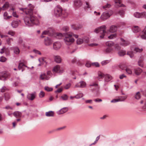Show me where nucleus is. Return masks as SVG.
Returning a JSON list of instances; mask_svg holds the SVG:
<instances>
[{
	"mask_svg": "<svg viewBox=\"0 0 146 146\" xmlns=\"http://www.w3.org/2000/svg\"><path fill=\"white\" fill-rule=\"evenodd\" d=\"M7 34L12 36H13L15 35V32L14 31L10 30L8 32Z\"/></svg>",
	"mask_w": 146,
	"mask_h": 146,
	"instance_id": "5fc2aeb1",
	"label": "nucleus"
},
{
	"mask_svg": "<svg viewBox=\"0 0 146 146\" xmlns=\"http://www.w3.org/2000/svg\"><path fill=\"white\" fill-rule=\"evenodd\" d=\"M8 50V49L7 48H6L5 47H4L1 49L0 53L1 54L4 52L6 53Z\"/></svg>",
	"mask_w": 146,
	"mask_h": 146,
	"instance_id": "de8ad7c7",
	"label": "nucleus"
},
{
	"mask_svg": "<svg viewBox=\"0 0 146 146\" xmlns=\"http://www.w3.org/2000/svg\"><path fill=\"white\" fill-rule=\"evenodd\" d=\"M54 13L55 15L57 17L62 16L64 17L62 15L63 11L62 8L58 6H57L55 9Z\"/></svg>",
	"mask_w": 146,
	"mask_h": 146,
	"instance_id": "6e6552de",
	"label": "nucleus"
},
{
	"mask_svg": "<svg viewBox=\"0 0 146 146\" xmlns=\"http://www.w3.org/2000/svg\"><path fill=\"white\" fill-rule=\"evenodd\" d=\"M113 50L112 48L108 47L105 49L104 50V52L106 54L109 53L111 52Z\"/></svg>",
	"mask_w": 146,
	"mask_h": 146,
	"instance_id": "e433bc0d",
	"label": "nucleus"
},
{
	"mask_svg": "<svg viewBox=\"0 0 146 146\" xmlns=\"http://www.w3.org/2000/svg\"><path fill=\"white\" fill-rule=\"evenodd\" d=\"M68 98V96L66 94H64L60 97V99L66 101Z\"/></svg>",
	"mask_w": 146,
	"mask_h": 146,
	"instance_id": "f704fd0d",
	"label": "nucleus"
},
{
	"mask_svg": "<svg viewBox=\"0 0 146 146\" xmlns=\"http://www.w3.org/2000/svg\"><path fill=\"white\" fill-rule=\"evenodd\" d=\"M138 64V65L141 67H143V60L142 59H139Z\"/></svg>",
	"mask_w": 146,
	"mask_h": 146,
	"instance_id": "79ce46f5",
	"label": "nucleus"
},
{
	"mask_svg": "<svg viewBox=\"0 0 146 146\" xmlns=\"http://www.w3.org/2000/svg\"><path fill=\"white\" fill-rule=\"evenodd\" d=\"M89 86L91 87H94V88H92L91 89V91L95 93L96 95H98L100 93V87L98 85V84L97 82H93L91 83L89 85Z\"/></svg>",
	"mask_w": 146,
	"mask_h": 146,
	"instance_id": "20e7f679",
	"label": "nucleus"
},
{
	"mask_svg": "<svg viewBox=\"0 0 146 146\" xmlns=\"http://www.w3.org/2000/svg\"><path fill=\"white\" fill-rule=\"evenodd\" d=\"M111 6V5L110 4L107 3L104 5L102 6V7L103 9H105L106 8H109Z\"/></svg>",
	"mask_w": 146,
	"mask_h": 146,
	"instance_id": "603ef678",
	"label": "nucleus"
},
{
	"mask_svg": "<svg viewBox=\"0 0 146 146\" xmlns=\"http://www.w3.org/2000/svg\"><path fill=\"white\" fill-rule=\"evenodd\" d=\"M34 7L29 4L27 8H20V10L29 15V17L25 16L24 18V22L26 25L32 26L34 25H38L39 23V21L37 17L33 15Z\"/></svg>",
	"mask_w": 146,
	"mask_h": 146,
	"instance_id": "f257e3e1",
	"label": "nucleus"
},
{
	"mask_svg": "<svg viewBox=\"0 0 146 146\" xmlns=\"http://www.w3.org/2000/svg\"><path fill=\"white\" fill-rule=\"evenodd\" d=\"M61 46V43L58 42H56L53 44V48L56 50H59Z\"/></svg>",
	"mask_w": 146,
	"mask_h": 146,
	"instance_id": "4468645a",
	"label": "nucleus"
},
{
	"mask_svg": "<svg viewBox=\"0 0 146 146\" xmlns=\"http://www.w3.org/2000/svg\"><path fill=\"white\" fill-rule=\"evenodd\" d=\"M13 41V39L11 38H9L6 40L7 44L9 45H11V42Z\"/></svg>",
	"mask_w": 146,
	"mask_h": 146,
	"instance_id": "c03bdc74",
	"label": "nucleus"
},
{
	"mask_svg": "<svg viewBox=\"0 0 146 146\" xmlns=\"http://www.w3.org/2000/svg\"><path fill=\"white\" fill-rule=\"evenodd\" d=\"M25 67H27L28 68H29V67L25 66L22 63H20L19 64L18 66L19 70H22V71L23 72L25 69Z\"/></svg>",
	"mask_w": 146,
	"mask_h": 146,
	"instance_id": "aec40b11",
	"label": "nucleus"
},
{
	"mask_svg": "<svg viewBox=\"0 0 146 146\" xmlns=\"http://www.w3.org/2000/svg\"><path fill=\"white\" fill-rule=\"evenodd\" d=\"M83 40L82 38H79L77 40L76 42L78 44H80L83 42Z\"/></svg>",
	"mask_w": 146,
	"mask_h": 146,
	"instance_id": "3c124183",
	"label": "nucleus"
},
{
	"mask_svg": "<svg viewBox=\"0 0 146 146\" xmlns=\"http://www.w3.org/2000/svg\"><path fill=\"white\" fill-rule=\"evenodd\" d=\"M19 23L17 21H13L11 23V25L13 28H16L19 25Z\"/></svg>",
	"mask_w": 146,
	"mask_h": 146,
	"instance_id": "c756f323",
	"label": "nucleus"
},
{
	"mask_svg": "<svg viewBox=\"0 0 146 146\" xmlns=\"http://www.w3.org/2000/svg\"><path fill=\"white\" fill-rule=\"evenodd\" d=\"M62 30L65 32L69 30V28L67 26H64L63 27Z\"/></svg>",
	"mask_w": 146,
	"mask_h": 146,
	"instance_id": "69168bd1",
	"label": "nucleus"
},
{
	"mask_svg": "<svg viewBox=\"0 0 146 146\" xmlns=\"http://www.w3.org/2000/svg\"><path fill=\"white\" fill-rule=\"evenodd\" d=\"M54 113L52 111H50L46 113V115L47 117H52L54 116Z\"/></svg>",
	"mask_w": 146,
	"mask_h": 146,
	"instance_id": "a19ab883",
	"label": "nucleus"
},
{
	"mask_svg": "<svg viewBox=\"0 0 146 146\" xmlns=\"http://www.w3.org/2000/svg\"><path fill=\"white\" fill-rule=\"evenodd\" d=\"M44 90L47 92H50L52 91L53 89L52 88H50L48 86H46L44 88Z\"/></svg>",
	"mask_w": 146,
	"mask_h": 146,
	"instance_id": "13d9d810",
	"label": "nucleus"
},
{
	"mask_svg": "<svg viewBox=\"0 0 146 146\" xmlns=\"http://www.w3.org/2000/svg\"><path fill=\"white\" fill-rule=\"evenodd\" d=\"M10 76V74L7 73H0V80H5L7 78Z\"/></svg>",
	"mask_w": 146,
	"mask_h": 146,
	"instance_id": "9b49d317",
	"label": "nucleus"
},
{
	"mask_svg": "<svg viewBox=\"0 0 146 146\" xmlns=\"http://www.w3.org/2000/svg\"><path fill=\"white\" fill-rule=\"evenodd\" d=\"M143 50V49L142 48H139L137 47H136L135 48L134 51L136 52L140 53Z\"/></svg>",
	"mask_w": 146,
	"mask_h": 146,
	"instance_id": "49530a36",
	"label": "nucleus"
},
{
	"mask_svg": "<svg viewBox=\"0 0 146 146\" xmlns=\"http://www.w3.org/2000/svg\"><path fill=\"white\" fill-rule=\"evenodd\" d=\"M79 60L76 58H74L72 60V62L73 63L77 62L79 61Z\"/></svg>",
	"mask_w": 146,
	"mask_h": 146,
	"instance_id": "680f3d73",
	"label": "nucleus"
},
{
	"mask_svg": "<svg viewBox=\"0 0 146 146\" xmlns=\"http://www.w3.org/2000/svg\"><path fill=\"white\" fill-rule=\"evenodd\" d=\"M73 35V33L72 32H68L65 34L64 41L66 44L70 45L74 42L75 40L72 37Z\"/></svg>",
	"mask_w": 146,
	"mask_h": 146,
	"instance_id": "f03ea898",
	"label": "nucleus"
},
{
	"mask_svg": "<svg viewBox=\"0 0 146 146\" xmlns=\"http://www.w3.org/2000/svg\"><path fill=\"white\" fill-rule=\"evenodd\" d=\"M140 37L142 39H146V27L143 30L142 34L140 35Z\"/></svg>",
	"mask_w": 146,
	"mask_h": 146,
	"instance_id": "bb28decb",
	"label": "nucleus"
},
{
	"mask_svg": "<svg viewBox=\"0 0 146 146\" xmlns=\"http://www.w3.org/2000/svg\"><path fill=\"white\" fill-rule=\"evenodd\" d=\"M113 13V12L111 10L105 11L102 14L100 18L103 20H105L109 17Z\"/></svg>",
	"mask_w": 146,
	"mask_h": 146,
	"instance_id": "423d86ee",
	"label": "nucleus"
},
{
	"mask_svg": "<svg viewBox=\"0 0 146 146\" xmlns=\"http://www.w3.org/2000/svg\"><path fill=\"white\" fill-rule=\"evenodd\" d=\"M14 53L16 54H18L19 53L20 51L18 47H15L13 48Z\"/></svg>",
	"mask_w": 146,
	"mask_h": 146,
	"instance_id": "58836bf2",
	"label": "nucleus"
},
{
	"mask_svg": "<svg viewBox=\"0 0 146 146\" xmlns=\"http://www.w3.org/2000/svg\"><path fill=\"white\" fill-rule=\"evenodd\" d=\"M86 82L84 81H80L79 82L77 83L74 86L75 88H84L86 87Z\"/></svg>",
	"mask_w": 146,
	"mask_h": 146,
	"instance_id": "9d476101",
	"label": "nucleus"
},
{
	"mask_svg": "<svg viewBox=\"0 0 146 146\" xmlns=\"http://www.w3.org/2000/svg\"><path fill=\"white\" fill-rule=\"evenodd\" d=\"M141 18L143 17L146 18V12H143L141 13Z\"/></svg>",
	"mask_w": 146,
	"mask_h": 146,
	"instance_id": "e2e57ef3",
	"label": "nucleus"
},
{
	"mask_svg": "<svg viewBox=\"0 0 146 146\" xmlns=\"http://www.w3.org/2000/svg\"><path fill=\"white\" fill-rule=\"evenodd\" d=\"M114 48L115 50H118L120 49L121 47L118 44H116L114 45Z\"/></svg>",
	"mask_w": 146,
	"mask_h": 146,
	"instance_id": "6e6d98bb",
	"label": "nucleus"
},
{
	"mask_svg": "<svg viewBox=\"0 0 146 146\" xmlns=\"http://www.w3.org/2000/svg\"><path fill=\"white\" fill-rule=\"evenodd\" d=\"M36 96V93L34 92L28 94L27 96V98L28 99L31 100H34Z\"/></svg>",
	"mask_w": 146,
	"mask_h": 146,
	"instance_id": "f8f14e48",
	"label": "nucleus"
},
{
	"mask_svg": "<svg viewBox=\"0 0 146 146\" xmlns=\"http://www.w3.org/2000/svg\"><path fill=\"white\" fill-rule=\"evenodd\" d=\"M6 60V58L2 56L0 59V61L1 62H4Z\"/></svg>",
	"mask_w": 146,
	"mask_h": 146,
	"instance_id": "0e129e2a",
	"label": "nucleus"
},
{
	"mask_svg": "<svg viewBox=\"0 0 146 146\" xmlns=\"http://www.w3.org/2000/svg\"><path fill=\"white\" fill-rule=\"evenodd\" d=\"M64 71V68L59 65H57L54 66L52 69V71L54 72L60 74L63 73Z\"/></svg>",
	"mask_w": 146,
	"mask_h": 146,
	"instance_id": "0eeeda50",
	"label": "nucleus"
},
{
	"mask_svg": "<svg viewBox=\"0 0 146 146\" xmlns=\"http://www.w3.org/2000/svg\"><path fill=\"white\" fill-rule=\"evenodd\" d=\"M72 28L75 30H78L79 29H81L82 27V26L81 25H79L77 26H76L74 25H71Z\"/></svg>",
	"mask_w": 146,
	"mask_h": 146,
	"instance_id": "473e14b6",
	"label": "nucleus"
},
{
	"mask_svg": "<svg viewBox=\"0 0 146 146\" xmlns=\"http://www.w3.org/2000/svg\"><path fill=\"white\" fill-rule=\"evenodd\" d=\"M133 15L135 17L137 18H141V13L136 12L134 13Z\"/></svg>",
	"mask_w": 146,
	"mask_h": 146,
	"instance_id": "ea45409f",
	"label": "nucleus"
},
{
	"mask_svg": "<svg viewBox=\"0 0 146 146\" xmlns=\"http://www.w3.org/2000/svg\"><path fill=\"white\" fill-rule=\"evenodd\" d=\"M86 5H84V8L86 9H89L91 8V6L90 5L89 3L87 2H86Z\"/></svg>",
	"mask_w": 146,
	"mask_h": 146,
	"instance_id": "09e8293b",
	"label": "nucleus"
},
{
	"mask_svg": "<svg viewBox=\"0 0 146 146\" xmlns=\"http://www.w3.org/2000/svg\"><path fill=\"white\" fill-rule=\"evenodd\" d=\"M54 61L57 63H60L61 61L60 57L58 55L55 56H54Z\"/></svg>",
	"mask_w": 146,
	"mask_h": 146,
	"instance_id": "393cba45",
	"label": "nucleus"
},
{
	"mask_svg": "<svg viewBox=\"0 0 146 146\" xmlns=\"http://www.w3.org/2000/svg\"><path fill=\"white\" fill-rule=\"evenodd\" d=\"M124 7V9L120 10L118 12V14L122 17L123 16V15L124 14L125 11L126 9L125 6L124 7Z\"/></svg>",
	"mask_w": 146,
	"mask_h": 146,
	"instance_id": "72a5a7b5",
	"label": "nucleus"
},
{
	"mask_svg": "<svg viewBox=\"0 0 146 146\" xmlns=\"http://www.w3.org/2000/svg\"><path fill=\"white\" fill-rule=\"evenodd\" d=\"M57 36L59 38H61L63 36V34L61 33H59L57 34Z\"/></svg>",
	"mask_w": 146,
	"mask_h": 146,
	"instance_id": "774afa93",
	"label": "nucleus"
},
{
	"mask_svg": "<svg viewBox=\"0 0 146 146\" xmlns=\"http://www.w3.org/2000/svg\"><path fill=\"white\" fill-rule=\"evenodd\" d=\"M126 53L125 50H121L118 52V54L119 56H122L125 55L126 54Z\"/></svg>",
	"mask_w": 146,
	"mask_h": 146,
	"instance_id": "7c9ffc66",
	"label": "nucleus"
},
{
	"mask_svg": "<svg viewBox=\"0 0 146 146\" xmlns=\"http://www.w3.org/2000/svg\"><path fill=\"white\" fill-rule=\"evenodd\" d=\"M52 42V40L48 37H46L44 39V44L46 46L50 45Z\"/></svg>",
	"mask_w": 146,
	"mask_h": 146,
	"instance_id": "f3484780",
	"label": "nucleus"
},
{
	"mask_svg": "<svg viewBox=\"0 0 146 146\" xmlns=\"http://www.w3.org/2000/svg\"><path fill=\"white\" fill-rule=\"evenodd\" d=\"M68 110V108L67 107H64L57 111L56 113L58 115H61L66 112Z\"/></svg>",
	"mask_w": 146,
	"mask_h": 146,
	"instance_id": "dca6fc26",
	"label": "nucleus"
},
{
	"mask_svg": "<svg viewBox=\"0 0 146 146\" xmlns=\"http://www.w3.org/2000/svg\"><path fill=\"white\" fill-rule=\"evenodd\" d=\"M127 97V96L125 95L124 96H119L118 97L119 102H124L125 100Z\"/></svg>",
	"mask_w": 146,
	"mask_h": 146,
	"instance_id": "a878e982",
	"label": "nucleus"
},
{
	"mask_svg": "<svg viewBox=\"0 0 146 146\" xmlns=\"http://www.w3.org/2000/svg\"><path fill=\"white\" fill-rule=\"evenodd\" d=\"M17 81L15 83L13 84V86H18L19 84L20 83V80L19 78H16Z\"/></svg>",
	"mask_w": 146,
	"mask_h": 146,
	"instance_id": "4c0bfd02",
	"label": "nucleus"
},
{
	"mask_svg": "<svg viewBox=\"0 0 146 146\" xmlns=\"http://www.w3.org/2000/svg\"><path fill=\"white\" fill-rule=\"evenodd\" d=\"M110 60H105L102 62L101 63L102 64V65L104 66L106 65V64L108 63L109 62H110Z\"/></svg>",
	"mask_w": 146,
	"mask_h": 146,
	"instance_id": "864d4df0",
	"label": "nucleus"
},
{
	"mask_svg": "<svg viewBox=\"0 0 146 146\" xmlns=\"http://www.w3.org/2000/svg\"><path fill=\"white\" fill-rule=\"evenodd\" d=\"M115 3L116 5L119 7H124L125 5L123 4H121V0H114Z\"/></svg>",
	"mask_w": 146,
	"mask_h": 146,
	"instance_id": "b1692460",
	"label": "nucleus"
},
{
	"mask_svg": "<svg viewBox=\"0 0 146 146\" xmlns=\"http://www.w3.org/2000/svg\"><path fill=\"white\" fill-rule=\"evenodd\" d=\"M52 73L50 71H47L46 74L44 72H41L40 76V79L42 80H48L52 76Z\"/></svg>",
	"mask_w": 146,
	"mask_h": 146,
	"instance_id": "39448f33",
	"label": "nucleus"
},
{
	"mask_svg": "<svg viewBox=\"0 0 146 146\" xmlns=\"http://www.w3.org/2000/svg\"><path fill=\"white\" fill-rule=\"evenodd\" d=\"M53 32L51 28H49L47 30L44 31L42 33V35H49Z\"/></svg>",
	"mask_w": 146,
	"mask_h": 146,
	"instance_id": "412c9836",
	"label": "nucleus"
},
{
	"mask_svg": "<svg viewBox=\"0 0 146 146\" xmlns=\"http://www.w3.org/2000/svg\"><path fill=\"white\" fill-rule=\"evenodd\" d=\"M117 27L114 25H112L110 27L109 31L110 32L113 33L116 32L117 31Z\"/></svg>",
	"mask_w": 146,
	"mask_h": 146,
	"instance_id": "4be33fe9",
	"label": "nucleus"
},
{
	"mask_svg": "<svg viewBox=\"0 0 146 146\" xmlns=\"http://www.w3.org/2000/svg\"><path fill=\"white\" fill-rule=\"evenodd\" d=\"M71 85V84L70 83H69L66 84L64 87V88L66 89H68L70 88Z\"/></svg>",
	"mask_w": 146,
	"mask_h": 146,
	"instance_id": "338daca9",
	"label": "nucleus"
},
{
	"mask_svg": "<svg viewBox=\"0 0 146 146\" xmlns=\"http://www.w3.org/2000/svg\"><path fill=\"white\" fill-rule=\"evenodd\" d=\"M106 26L103 25L96 28L94 30V32L96 33H99L100 34V38H104L106 33Z\"/></svg>",
	"mask_w": 146,
	"mask_h": 146,
	"instance_id": "7ed1b4c3",
	"label": "nucleus"
},
{
	"mask_svg": "<svg viewBox=\"0 0 146 146\" xmlns=\"http://www.w3.org/2000/svg\"><path fill=\"white\" fill-rule=\"evenodd\" d=\"M127 54L129 55L131 58H132L134 56V53L132 50L128 51Z\"/></svg>",
	"mask_w": 146,
	"mask_h": 146,
	"instance_id": "37998d69",
	"label": "nucleus"
},
{
	"mask_svg": "<svg viewBox=\"0 0 146 146\" xmlns=\"http://www.w3.org/2000/svg\"><path fill=\"white\" fill-rule=\"evenodd\" d=\"M10 6V5L8 2H6L3 5L1 9L2 10H5L7 9Z\"/></svg>",
	"mask_w": 146,
	"mask_h": 146,
	"instance_id": "c85d7f7f",
	"label": "nucleus"
},
{
	"mask_svg": "<svg viewBox=\"0 0 146 146\" xmlns=\"http://www.w3.org/2000/svg\"><path fill=\"white\" fill-rule=\"evenodd\" d=\"M117 37V34L116 33L110 35L108 36V38L109 39H112L115 38Z\"/></svg>",
	"mask_w": 146,
	"mask_h": 146,
	"instance_id": "a18cd8bd",
	"label": "nucleus"
},
{
	"mask_svg": "<svg viewBox=\"0 0 146 146\" xmlns=\"http://www.w3.org/2000/svg\"><path fill=\"white\" fill-rule=\"evenodd\" d=\"M140 29L137 26H134L132 28V31L134 33H137L139 32Z\"/></svg>",
	"mask_w": 146,
	"mask_h": 146,
	"instance_id": "2f4dec72",
	"label": "nucleus"
},
{
	"mask_svg": "<svg viewBox=\"0 0 146 146\" xmlns=\"http://www.w3.org/2000/svg\"><path fill=\"white\" fill-rule=\"evenodd\" d=\"M7 88L6 87L3 86L1 88V91L2 92H5L6 90H7Z\"/></svg>",
	"mask_w": 146,
	"mask_h": 146,
	"instance_id": "bf43d9fd",
	"label": "nucleus"
},
{
	"mask_svg": "<svg viewBox=\"0 0 146 146\" xmlns=\"http://www.w3.org/2000/svg\"><path fill=\"white\" fill-rule=\"evenodd\" d=\"M105 75L101 72L98 71V76L97 78L98 79L100 80V79L103 78L104 77V78Z\"/></svg>",
	"mask_w": 146,
	"mask_h": 146,
	"instance_id": "5701e85b",
	"label": "nucleus"
},
{
	"mask_svg": "<svg viewBox=\"0 0 146 146\" xmlns=\"http://www.w3.org/2000/svg\"><path fill=\"white\" fill-rule=\"evenodd\" d=\"M143 72V70L139 67L136 68L133 70V74L137 76L140 75Z\"/></svg>",
	"mask_w": 146,
	"mask_h": 146,
	"instance_id": "ddd939ff",
	"label": "nucleus"
},
{
	"mask_svg": "<svg viewBox=\"0 0 146 146\" xmlns=\"http://www.w3.org/2000/svg\"><path fill=\"white\" fill-rule=\"evenodd\" d=\"M92 65L96 67H99L100 66V65L98 62L92 63Z\"/></svg>",
	"mask_w": 146,
	"mask_h": 146,
	"instance_id": "8fccbe9b",
	"label": "nucleus"
},
{
	"mask_svg": "<svg viewBox=\"0 0 146 146\" xmlns=\"http://www.w3.org/2000/svg\"><path fill=\"white\" fill-rule=\"evenodd\" d=\"M125 70L127 73L128 74L131 75L133 74V72L132 67L131 66L127 67Z\"/></svg>",
	"mask_w": 146,
	"mask_h": 146,
	"instance_id": "a211bd4d",
	"label": "nucleus"
},
{
	"mask_svg": "<svg viewBox=\"0 0 146 146\" xmlns=\"http://www.w3.org/2000/svg\"><path fill=\"white\" fill-rule=\"evenodd\" d=\"M44 95L45 93L42 91H41L40 92L39 94V97L40 98L43 97L44 96Z\"/></svg>",
	"mask_w": 146,
	"mask_h": 146,
	"instance_id": "4d7b16f0",
	"label": "nucleus"
},
{
	"mask_svg": "<svg viewBox=\"0 0 146 146\" xmlns=\"http://www.w3.org/2000/svg\"><path fill=\"white\" fill-rule=\"evenodd\" d=\"M13 114L16 117H21L22 115L21 113L19 111H15L13 112Z\"/></svg>",
	"mask_w": 146,
	"mask_h": 146,
	"instance_id": "cd10ccee",
	"label": "nucleus"
},
{
	"mask_svg": "<svg viewBox=\"0 0 146 146\" xmlns=\"http://www.w3.org/2000/svg\"><path fill=\"white\" fill-rule=\"evenodd\" d=\"M135 98L137 100H139L140 98V95L139 92H138L136 93Z\"/></svg>",
	"mask_w": 146,
	"mask_h": 146,
	"instance_id": "052dcab7",
	"label": "nucleus"
},
{
	"mask_svg": "<svg viewBox=\"0 0 146 146\" xmlns=\"http://www.w3.org/2000/svg\"><path fill=\"white\" fill-rule=\"evenodd\" d=\"M106 46L111 47L113 46L114 45V42L112 41H108L106 43Z\"/></svg>",
	"mask_w": 146,
	"mask_h": 146,
	"instance_id": "c9c22d12",
	"label": "nucleus"
},
{
	"mask_svg": "<svg viewBox=\"0 0 146 146\" xmlns=\"http://www.w3.org/2000/svg\"><path fill=\"white\" fill-rule=\"evenodd\" d=\"M82 5L81 1L80 0H75L74 1V6L76 7H80Z\"/></svg>",
	"mask_w": 146,
	"mask_h": 146,
	"instance_id": "6ab92c4d",
	"label": "nucleus"
},
{
	"mask_svg": "<svg viewBox=\"0 0 146 146\" xmlns=\"http://www.w3.org/2000/svg\"><path fill=\"white\" fill-rule=\"evenodd\" d=\"M121 42H120L121 45L125 46L128 45L129 44V42L128 40H125L122 38H120Z\"/></svg>",
	"mask_w": 146,
	"mask_h": 146,
	"instance_id": "2eb2a0df",
	"label": "nucleus"
},
{
	"mask_svg": "<svg viewBox=\"0 0 146 146\" xmlns=\"http://www.w3.org/2000/svg\"><path fill=\"white\" fill-rule=\"evenodd\" d=\"M112 79L113 77L111 75L108 74H106L104 77V86H106L108 83Z\"/></svg>",
	"mask_w": 146,
	"mask_h": 146,
	"instance_id": "1a4fd4ad",
	"label": "nucleus"
}]
</instances>
